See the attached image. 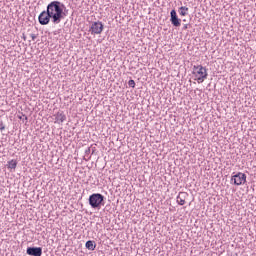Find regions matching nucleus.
Wrapping results in <instances>:
<instances>
[{"label":"nucleus","instance_id":"2eb2a0df","mask_svg":"<svg viewBox=\"0 0 256 256\" xmlns=\"http://www.w3.org/2000/svg\"><path fill=\"white\" fill-rule=\"evenodd\" d=\"M0 131H5V124L3 123V120L0 119Z\"/></svg>","mask_w":256,"mask_h":256},{"label":"nucleus","instance_id":"9b49d317","mask_svg":"<svg viewBox=\"0 0 256 256\" xmlns=\"http://www.w3.org/2000/svg\"><path fill=\"white\" fill-rule=\"evenodd\" d=\"M85 246H86V249H88L89 251H95L97 244H95V242L92 240H88L86 242Z\"/></svg>","mask_w":256,"mask_h":256},{"label":"nucleus","instance_id":"ddd939ff","mask_svg":"<svg viewBox=\"0 0 256 256\" xmlns=\"http://www.w3.org/2000/svg\"><path fill=\"white\" fill-rule=\"evenodd\" d=\"M187 11H189L188 7L186 6L180 7V15H182V17H185V15H187Z\"/></svg>","mask_w":256,"mask_h":256},{"label":"nucleus","instance_id":"39448f33","mask_svg":"<svg viewBox=\"0 0 256 256\" xmlns=\"http://www.w3.org/2000/svg\"><path fill=\"white\" fill-rule=\"evenodd\" d=\"M92 35H101L103 33V23L101 21L93 22L90 27Z\"/></svg>","mask_w":256,"mask_h":256},{"label":"nucleus","instance_id":"6e6552de","mask_svg":"<svg viewBox=\"0 0 256 256\" xmlns=\"http://www.w3.org/2000/svg\"><path fill=\"white\" fill-rule=\"evenodd\" d=\"M27 255L30 256H41L43 255V248L41 247H28L26 249Z\"/></svg>","mask_w":256,"mask_h":256},{"label":"nucleus","instance_id":"423d86ee","mask_svg":"<svg viewBox=\"0 0 256 256\" xmlns=\"http://www.w3.org/2000/svg\"><path fill=\"white\" fill-rule=\"evenodd\" d=\"M38 21L40 25H49L51 21V14H49L48 10L42 11L38 16Z\"/></svg>","mask_w":256,"mask_h":256},{"label":"nucleus","instance_id":"f03ea898","mask_svg":"<svg viewBox=\"0 0 256 256\" xmlns=\"http://www.w3.org/2000/svg\"><path fill=\"white\" fill-rule=\"evenodd\" d=\"M88 201L92 209H101V205H105V196L100 193H94L89 196Z\"/></svg>","mask_w":256,"mask_h":256},{"label":"nucleus","instance_id":"1a4fd4ad","mask_svg":"<svg viewBox=\"0 0 256 256\" xmlns=\"http://www.w3.org/2000/svg\"><path fill=\"white\" fill-rule=\"evenodd\" d=\"M55 121L54 123H57L58 125H61V123H65L67 121V116L63 112H58L54 115Z\"/></svg>","mask_w":256,"mask_h":256},{"label":"nucleus","instance_id":"dca6fc26","mask_svg":"<svg viewBox=\"0 0 256 256\" xmlns=\"http://www.w3.org/2000/svg\"><path fill=\"white\" fill-rule=\"evenodd\" d=\"M30 37H31L32 41H35V39H37V35H35V34H30Z\"/></svg>","mask_w":256,"mask_h":256},{"label":"nucleus","instance_id":"f257e3e1","mask_svg":"<svg viewBox=\"0 0 256 256\" xmlns=\"http://www.w3.org/2000/svg\"><path fill=\"white\" fill-rule=\"evenodd\" d=\"M46 11L51 16L52 23L59 25L61 20L64 19L67 14L65 13V4L59 1H52L47 5Z\"/></svg>","mask_w":256,"mask_h":256},{"label":"nucleus","instance_id":"f3484780","mask_svg":"<svg viewBox=\"0 0 256 256\" xmlns=\"http://www.w3.org/2000/svg\"><path fill=\"white\" fill-rule=\"evenodd\" d=\"M189 25L185 24L183 29H188Z\"/></svg>","mask_w":256,"mask_h":256},{"label":"nucleus","instance_id":"f8f14e48","mask_svg":"<svg viewBox=\"0 0 256 256\" xmlns=\"http://www.w3.org/2000/svg\"><path fill=\"white\" fill-rule=\"evenodd\" d=\"M8 169H17V160H10L7 164Z\"/></svg>","mask_w":256,"mask_h":256},{"label":"nucleus","instance_id":"a211bd4d","mask_svg":"<svg viewBox=\"0 0 256 256\" xmlns=\"http://www.w3.org/2000/svg\"><path fill=\"white\" fill-rule=\"evenodd\" d=\"M23 39H24V41H26V40H27V37L23 36Z\"/></svg>","mask_w":256,"mask_h":256},{"label":"nucleus","instance_id":"7ed1b4c3","mask_svg":"<svg viewBox=\"0 0 256 256\" xmlns=\"http://www.w3.org/2000/svg\"><path fill=\"white\" fill-rule=\"evenodd\" d=\"M193 75L196 77V81L198 83H203L205 79L209 76L207 73V68L203 67L202 65L193 66Z\"/></svg>","mask_w":256,"mask_h":256},{"label":"nucleus","instance_id":"9d476101","mask_svg":"<svg viewBox=\"0 0 256 256\" xmlns=\"http://www.w3.org/2000/svg\"><path fill=\"white\" fill-rule=\"evenodd\" d=\"M187 197H189V194L187 192H179L176 198L178 205H184Z\"/></svg>","mask_w":256,"mask_h":256},{"label":"nucleus","instance_id":"20e7f679","mask_svg":"<svg viewBox=\"0 0 256 256\" xmlns=\"http://www.w3.org/2000/svg\"><path fill=\"white\" fill-rule=\"evenodd\" d=\"M231 181H233L234 185H243L247 183V175H245V173L238 172L236 175L232 176Z\"/></svg>","mask_w":256,"mask_h":256},{"label":"nucleus","instance_id":"0eeeda50","mask_svg":"<svg viewBox=\"0 0 256 256\" xmlns=\"http://www.w3.org/2000/svg\"><path fill=\"white\" fill-rule=\"evenodd\" d=\"M170 22L173 27H181V19L177 16V11L171 10L170 12Z\"/></svg>","mask_w":256,"mask_h":256},{"label":"nucleus","instance_id":"4468645a","mask_svg":"<svg viewBox=\"0 0 256 256\" xmlns=\"http://www.w3.org/2000/svg\"><path fill=\"white\" fill-rule=\"evenodd\" d=\"M128 85L129 87H132V89H135V80H129Z\"/></svg>","mask_w":256,"mask_h":256}]
</instances>
